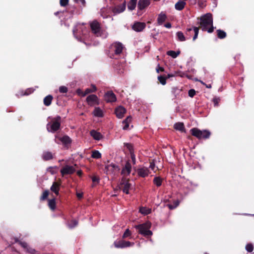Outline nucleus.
<instances>
[{"label": "nucleus", "mask_w": 254, "mask_h": 254, "mask_svg": "<svg viewBox=\"0 0 254 254\" xmlns=\"http://www.w3.org/2000/svg\"><path fill=\"white\" fill-rule=\"evenodd\" d=\"M86 101L90 106H93L95 105H98L99 104V99L95 94L88 95L86 99Z\"/></svg>", "instance_id": "obj_9"}, {"label": "nucleus", "mask_w": 254, "mask_h": 254, "mask_svg": "<svg viewBox=\"0 0 254 254\" xmlns=\"http://www.w3.org/2000/svg\"><path fill=\"white\" fill-rule=\"evenodd\" d=\"M167 15L162 11L158 16L157 22L159 25H162L167 19Z\"/></svg>", "instance_id": "obj_22"}, {"label": "nucleus", "mask_w": 254, "mask_h": 254, "mask_svg": "<svg viewBox=\"0 0 254 254\" xmlns=\"http://www.w3.org/2000/svg\"><path fill=\"white\" fill-rule=\"evenodd\" d=\"M69 2V0H60V3L61 6L65 7L67 5Z\"/></svg>", "instance_id": "obj_48"}, {"label": "nucleus", "mask_w": 254, "mask_h": 254, "mask_svg": "<svg viewBox=\"0 0 254 254\" xmlns=\"http://www.w3.org/2000/svg\"><path fill=\"white\" fill-rule=\"evenodd\" d=\"M150 3L149 0H139L137 7L138 10H142L146 8Z\"/></svg>", "instance_id": "obj_19"}, {"label": "nucleus", "mask_w": 254, "mask_h": 254, "mask_svg": "<svg viewBox=\"0 0 254 254\" xmlns=\"http://www.w3.org/2000/svg\"><path fill=\"white\" fill-rule=\"evenodd\" d=\"M131 119L132 118L130 116H128L125 120L123 121V124H129V123L131 121Z\"/></svg>", "instance_id": "obj_55"}, {"label": "nucleus", "mask_w": 254, "mask_h": 254, "mask_svg": "<svg viewBox=\"0 0 254 254\" xmlns=\"http://www.w3.org/2000/svg\"><path fill=\"white\" fill-rule=\"evenodd\" d=\"M53 99V97L51 95L46 96L43 100L44 104L46 106H49L51 104Z\"/></svg>", "instance_id": "obj_29"}, {"label": "nucleus", "mask_w": 254, "mask_h": 254, "mask_svg": "<svg viewBox=\"0 0 254 254\" xmlns=\"http://www.w3.org/2000/svg\"><path fill=\"white\" fill-rule=\"evenodd\" d=\"M155 167V163L152 161L150 163L149 168H151L152 170H154Z\"/></svg>", "instance_id": "obj_59"}, {"label": "nucleus", "mask_w": 254, "mask_h": 254, "mask_svg": "<svg viewBox=\"0 0 254 254\" xmlns=\"http://www.w3.org/2000/svg\"><path fill=\"white\" fill-rule=\"evenodd\" d=\"M124 146L129 151L130 154L131 153H134L133 146L131 143H124Z\"/></svg>", "instance_id": "obj_37"}, {"label": "nucleus", "mask_w": 254, "mask_h": 254, "mask_svg": "<svg viewBox=\"0 0 254 254\" xmlns=\"http://www.w3.org/2000/svg\"><path fill=\"white\" fill-rule=\"evenodd\" d=\"M191 135L196 137L198 139H208L211 135V132L208 130L204 129L201 130L198 128L193 127L190 130Z\"/></svg>", "instance_id": "obj_3"}, {"label": "nucleus", "mask_w": 254, "mask_h": 254, "mask_svg": "<svg viewBox=\"0 0 254 254\" xmlns=\"http://www.w3.org/2000/svg\"><path fill=\"white\" fill-rule=\"evenodd\" d=\"M91 136L95 140H99L101 139L103 136L102 135V134L97 131L95 130H92L90 132Z\"/></svg>", "instance_id": "obj_20"}, {"label": "nucleus", "mask_w": 254, "mask_h": 254, "mask_svg": "<svg viewBox=\"0 0 254 254\" xmlns=\"http://www.w3.org/2000/svg\"><path fill=\"white\" fill-rule=\"evenodd\" d=\"M91 157L94 159H100L101 158V154L98 150H93L92 152Z\"/></svg>", "instance_id": "obj_38"}, {"label": "nucleus", "mask_w": 254, "mask_h": 254, "mask_svg": "<svg viewBox=\"0 0 254 254\" xmlns=\"http://www.w3.org/2000/svg\"><path fill=\"white\" fill-rule=\"evenodd\" d=\"M174 128L182 132H186V128L183 123L178 122L174 125Z\"/></svg>", "instance_id": "obj_21"}, {"label": "nucleus", "mask_w": 254, "mask_h": 254, "mask_svg": "<svg viewBox=\"0 0 254 254\" xmlns=\"http://www.w3.org/2000/svg\"><path fill=\"white\" fill-rule=\"evenodd\" d=\"M76 196L78 199H81L83 197V193H77Z\"/></svg>", "instance_id": "obj_60"}, {"label": "nucleus", "mask_w": 254, "mask_h": 254, "mask_svg": "<svg viewBox=\"0 0 254 254\" xmlns=\"http://www.w3.org/2000/svg\"><path fill=\"white\" fill-rule=\"evenodd\" d=\"M68 91V89L64 86H60L59 88V91L62 93H66Z\"/></svg>", "instance_id": "obj_45"}, {"label": "nucleus", "mask_w": 254, "mask_h": 254, "mask_svg": "<svg viewBox=\"0 0 254 254\" xmlns=\"http://www.w3.org/2000/svg\"><path fill=\"white\" fill-rule=\"evenodd\" d=\"M193 32H194V36L193 37V41L195 40L198 36V32H199V28L197 27H193ZM193 33L192 31V28L190 27L188 28L187 29L186 32V35L187 36H189L188 37V39H190L191 37L192 34Z\"/></svg>", "instance_id": "obj_8"}, {"label": "nucleus", "mask_w": 254, "mask_h": 254, "mask_svg": "<svg viewBox=\"0 0 254 254\" xmlns=\"http://www.w3.org/2000/svg\"><path fill=\"white\" fill-rule=\"evenodd\" d=\"M176 36L179 41L183 42L186 41V39L183 33L181 31H178L176 33Z\"/></svg>", "instance_id": "obj_35"}, {"label": "nucleus", "mask_w": 254, "mask_h": 254, "mask_svg": "<svg viewBox=\"0 0 254 254\" xmlns=\"http://www.w3.org/2000/svg\"><path fill=\"white\" fill-rule=\"evenodd\" d=\"M115 112L118 118L122 119L126 113V109L123 106H119L115 109Z\"/></svg>", "instance_id": "obj_18"}, {"label": "nucleus", "mask_w": 254, "mask_h": 254, "mask_svg": "<svg viewBox=\"0 0 254 254\" xmlns=\"http://www.w3.org/2000/svg\"><path fill=\"white\" fill-rule=\"evenodd\" d=\"M93 114L96 117H103L104 114L103 111L99 107H95L93 112Z\"/></svg>", "instance_id": "obj_23"}, {"label": "nucleus", "mask_w": 254, "mask_h": 254, "mask_svg": "<svg viewBox=\"0 0 254 254\" xmlns=\"http://www.w3.org/2000/svg\"><path fill=\"white\" fill-rule=\"evenodd\" d=\"M181 52L180 51H178L177 52L174 51H169L167 52V54L172 57L173 58H177L180 54Z\"/></svg>", "instance_id": "obj_34"}, {"label": "nucleus", "mask_w": 254, "mask_h": 254, "mask_svg": "<svg viewBox=\"0 0 254 254\" xmlns=\"http://www.w3.org/2000/svg\"><path fill=\"white\" fill-rule=\"evenodd\" d=\"M91 30L96 36L101 35V27L100 23L96 20L93 21L90 24Z\"/></svg>", "instance_id": "obj_6"}, {"label": "nucleus", "mask_w": 254, "mask_h": 254, "mask_svg": "<svg viewBox=\"0 0 254 254\" xmlns=\"http://www.w3.org/2000/svg\"><path fill=\"white\" fill-rule=\"evenodd\" d=\"M112 48L115 54L116 55H118L122 53L124 46L121 43L116 42L113 44Z\"/></svg>", "instance_id": "obj_13"}, {"label": "nucleus", "mask_w": 254, "mask_h": 254, "mask_svg": "<svg viewBox=\"0 0 254 254\" xmlns=\"http://www.w3.org/2000/svg\"><path fill=\"white\" fill-rule=\"evenodd\" d=\"M75 2L77 3H81L83 7L86 5V2L85 0H74Z\"/></svg>", "instance_id": "obj_53"}, {"label": "nucleus", "mask_w": 254, "mask_h": 254, "mask_svg": "<svg viewBox=\"0 0 254 254\" xmlns=\"http://www.w3.org/2000/svg\"><path fill=\"white\" fill-rule=\"evenodd\" d=\"M151 226V223L147 222L141 224L135 225L134 228L138 230L139 234L142 235L146 238H148L153 234L152 231L149 230Z\"/></svg>", "instance_id": "obj_2"}, {"label": "nucleus", "mask_w": 254, "mask_h": 254, "mask_svg": "<svg viewBox=\"0 0 254 254\" xmlns=\"http://www.w3.org/2000/svg\"><path fill=\"white\" fill-rule=\"evenodd\" d=\"M199 25L202 30L207 31L208 33H212L214 31L213 26V18L211 13H207L200 18Z\"/></svg>", "instance_id": "obj_1"}, {"label": "nucleus", "mask_w": 254, "mask_h": 254, "mask_svg": "<svg viewBox=\"0 0 254 254\" xmlns=\"http://www.w3.org/2000/svg\"><path fill=\"white\" fill-rule=\"evenodd\" d=\"M104 98L107 102H114L117 100L115 94L112 91H107L105 94Z\"/></svg>", "instance_id": "obj_14"}, {"label": "nucleus", "mask_w": 254, "mask_h": 254, "mask_svg": "<svg viewBox=\"0 0 254 254\" xmlns=\"http://www.w3.org/2000/svg\"><path fill=\"white\" fill-rule=\"evenodd\" d=\"M139 212L143 214L147 215L151 213V210L146 207H141L140 208Z\"/></svg>", "instance_id": "obj_36"}, {"label": "nucleus", "mask_w": 254, "mask_h": 254, "mask_svg": "<svg viewBox=\"0 0 254 254\" xmlns=\"http://www.w3.org/2000/svg\"><path fill=\"white\" fill-rule=\"evenodd\" d=\"M158 80L161 84L164 85L166 84V77L165 75H160L158 76Z\"/></svg>", "instance_id": "obj_39"}, {"label": "nucleus", "mask_w": 254, "mask_h": 254, "mask_svg": "<svg viewBox=\"0 0 254 254\" xmlns=\"http://www.w3.org/2000/svg\"><path fill=\"white\" fill-rule=\"evenodd\" d=\"M179 204V202L178 201H175L174 204L173 205L169 204L167 205L169 208L171 210L174 209L176 208Z\"/></svg>", "instance_id": "obj_42"}, {"label": "nucleus", "mask_w": 254, "mask_h": 254, "mask_svg": "<svg viewBox=\"0 0 254 254\" xmlns=\"http://www.w3.org/2000/svg\"><path fill=\"white\" fill-rule=\"evenodd\" d=\"M130 155V158L132 162V164L133 165L135 164L136 163V159H135V155L134 153H131Z\"/></svg>", "instance_id": "obj_52"}, {"label": "nucleus", "mask_w": 254, "mask_h": 254, "mask_svg": "<svg viewBox=\"0 0 254 254\" xmlns=\"http://www.w3.org/2000/svg\"><path fill=\"white\" fill-rule=\"evenodd\" d=\"M188 93L190 97H193L195 95L196 92L194 89H191L189 91Z\"/></svg>", "instance_id": "obj_51"}, {"label": "nucleus", "mask_w": 254, "mask_h": 254, "mask_svg": "<svg viewBox=\"0 0 254 254\" xmlns=\"http://www.w3.org/2000/svg\"><path fill=\"white\" fill-rule=\"evenodd\" d=\"M131 165L130 162V160H128L126 162V163L123 166L121 174L122 176H129L131 173Z\"/></svg>", "instance_id": "obj_10"}, {"label": "nucleus", "mask_w": 254, "mask_h": 254, "mask_svg": "<svg viewBox=\"0 0 254 254\" xmlns=\"http://www.w3.org/2000/svg\"><path fill=\"white\" fill-rule=\"evenodd\" d=\"M76 94L79 95L81 96L82 97H84L86 95H83L84 93V91L83 92L81 89L78 88L76 90Z\"/></svg>", "instance_id": "obj_50"}, {"label": "nucleus", "mask_w": 254, "mask_h": 254, "mask_svg": "<svg viewBox=\"0 0 254 254\" xmlns=\"http://www.w3.org/2000/svg\"><path fill=\"white\" fill-rule=\"evenodd\" d=\"M61 185V182L60 181L59 182H54L52 186L51 187L50 190H51L55 193L57 195L59 194V190L60 189V186Z\"/></svg>", "instance_id": "obj_16"}, {"label": "nucleus", "mask_w": 254, "mask_h": 254, "mask_svg": "<svg viewBox=\"0 0 254 254\" xmlns=\"http://www.w3.org/2000/svg\"><path fill=\"white\" fill-rule=\"evenodd\" d=\"M174 76V75L172 74H168L167 76H165V77H166V80L168 79V78H169L171 77H173Z\"/></svg>", "instance_id": "obj_64"}, {"label": "nucleus", "mask_w": 254, "mask_h": 254, "mask_svg": "<svg viewBox=\"0 0 254 254\" xmlns=\"http://www.w3.org/2000/svg\"><path fill=\"white\" fill-rule=\"evenodd\" d=\"M220 101V99L219 97H215L213 99V102L215 107H217L218 106Z\"/></svg>", "instance_id": "obj_47"}, {"label": "nucleus", "mask_w": 254, "mask_h": 254, "mask_svg": "<svg viewBox=\"0 0 254 254\" xmlns=\"http://www.w3.org/2000/svg\"><path fill=\"white\" fill-rule=\"evenodd\" d=\"M20 245L24 249H27L28 247V244L25 242H19Z\"/></svg>", "instance_id": "obj_57"}, {"label": "nucleus", "mask_w": 254, "mask_h": 254, "mask_svg": "<svg viewBox=\"0 0 254 254\" xmlns=\"http://www.w3.org/2000/svg\"><path fill=\"white\" fill-rule=\"evenodd\" d=\"M156 70L157 73H159L160 71H164V68L160 66L158 64Z\"/></svg>", "instance_id": "obj_58"}, {"label": "nucleus", "mask_w": 254, "mask_h": 254, "mask_svg": "<svg viewBox=\"0 0 254 254\" xmlns=\"http://www.w3.org/2000/svg\"><path fill=\"white\" fill-rule=\"evenodd\" d=\"M42 158L45 161L51 160L53 158V155L51 152L45 151L42 154Z\"/></svg>", "instance_id": "obj_24"}, {"label": "nucleus", "mask_w": 254, "mask_h": 254, "mask_svg": "<svg viewBox=\"0 0 254 254\" xmlns=\"http://www.w3.org/2000/svg\"><path fill=\"white\" fill-rule=\"evenodd\" d=\"M97 91V88L94 84H91L90 88H86L84 91L83 95H86L91 93L95 92Z\"/></svg>", "instance_id": "obj_28"}, {"label": "nucleus", "mask_w": 254, "mask_h": 254, "mask_svg": "<svg viewBox=\"0 0 254 254\" xmlns=\"http://www.w3.org/2000/svg\"><path fill=\"white\" fill-rule=\"evenodd\" d=\"M126 8V2L125 1L122 4L116 5L111 7L112 11L115 15L124 12Z\"/></svg>", "instance_id": "obj_11"}, {"label": "nucleus", "mask_w": 254, "mask_h": 254, "mask_svg": "<svg viewBox=\"0 0 254 254\" xmlns=\"http://www.w3.org/2000/svg\"><path fill=\"white\" fill-rule=\"evenodd\" d=\"M131 184L128 183L123 185V186H120V189H121L124 193L129 194V190Z\"/></svg>", "instance_id": "obj_25"}, {"label": "nucleus", "mask_w": 254, "mask_h": 254, "mask_svg": "<svg viewBox=\"0 0 254 254\" xmlns=\"http://www.w3.org/2000/svg\"><path fill=\"white\" fill-rule=\"evenodd\" d=\"M164 26L167 28H170L172 25L170 22H168L164 25Z\"/></svg>", "instance_id": "obj_61"}, {"label": "nucleus", "mask_w": 254, "mask_h": 254, "mask_svg": "<svg viewBox=\"0 0 254 254\" xmlns=\"http://www.w3.org/2000/svg\"><path fill=\"white\" fill-rule=\"evenodd\" d=\"M62 176L66 175H70L73 174L75 172V168L71 166L65 165L60 171Z\"/></svg>", "instance_id": "obj_12"}, {"label": "nucleus", "mask_w": 254, "mask_h": 254, "mask_svg": "<svg viewBox=\"0 0 254 254\" xmlns=\"http://www.w3.org/2000/svg\"><path fill=\"white\" fill-rule=\"evenodd\" d=\"M59 140L64 145L70 144L71 142V139L67 135H64L62 137H60Z\"/></svg>", "instance_id": "obj_26"}, {"label": "nucleus", "mask_w": 254, "mask_h": 254, "mask_svg": "<svg viewBox=\"0 0 254 254\" xmlns=\"http://www.w3.org/2000/svg\"><path fill=\"white\" fill-rule=\"evenodd\" d=\"M91 179H92V182L94 183L99 184V181H100V179H99V177H98L97 176H94L92 177Z\"/></svg>", "instance_id": "obj_49"}, {"label": "nucleus", "mask_w": 254, "mask_h": 254, "mask_svg": "<svg viewBox=\"0 0 254 254\" xmlns=\"http://www.w3.org/2000/svg\"><path fill=\"white\" fill-rule=\"evenodd\" d=\"M70 223H71V224L69 226L70 228H73V227H75L77 225V223H78L77 221H76L75 220H71Z\"/></svg>", "instance_id": "obj_56"}, {"label": "nucleus", "mask_w": 254, "mask_h": 254, "mask_svg": "<svg viewBox=\"0 0 254 254\" xmlns=\"http://www.w3.org/2000/svg\"><path fill=\"white\" fill-rule=\"evenodd\" d=\"M61 117L57 116L52 118L50 123L47 125V129L49 132L54 133L60 129Z\"/></svg>", "instance_id": "obj_4"}, {"label": "nucleus", "mask_w": 254, "mask_h": 254, "mask_svg": "<svg viewBox=\"0 0 254 254\" xmlns=\"http://www.w3.org/2000/svg\"><path fill=\"white\" fill-rule=\"evenodd\" d=\"M163 179L160 177H155L153 180V182L157 187H159L162 185Z\"/></svg>", "instance_id": "obj_32"}, {"label": "nucleus", "mask_w": 254, "mask_h": 254, "mask_svg": "<svg viewBox=\"0 0 254 254\" xmlns=\"http://www.w3.org/2000/svg\"><path fill=\"white\" fill-rule=\"evenodd\" d=\"M76 30H77V29L76 28H74L73 29V34L74 37H76L77 39L78 37L76 36Z\"/></svg>", "instance_id": "obj_63"}, {"label": "nucleus", "mask_w": 254, "mask_h": 254, "mask_svg": "<svg viewBox=\"0 0 254 254\" xmlns=\"http://www.w3.org/2000/svg\"><path fill=\"white\" fill-rule=\"evenodd\" d=\"M131 235V232L128 229H127L123 235V238L125 239Z\"/></svg>", "instance_id": "obj_46"}, {"label": "nucleus", "mask_w": 254, "mask_h": 254, "mask_svg": "<svg viewBox=\"0 0 254 254\" xmlns=\"http://www.w3.org/2000/svg\"><path fill=\"white\" fill-rule=\"evenodd\" d=\"M186 4V3L185 1L180 0L175 4V7L178 10H182L184 8Z\"/></svg>", "instance_id": "obj_27"}, {"label": "nucleus", "mask_w": 254, "mask_h": 254, "mask_svg": "<svg viewBox=\"0 0 254 254\" xmlns=\"http://www.w3.org/2000/svg\"><path fill=\"white\" fill-rule=\"evenodd\" d=\"M217 32V35L218 38L220 39H224L226 38L227 34L226 33L221 29H218L216 31Z\"/></svg>", "instance_id": "obj_33"}, {"label": "nucleus", "mask_w": 254, "mask_h": 254, "mask_svg": "<svg viewBox=\"0 0 254 254\" xmlns=\"http://www.w3.org/2000/svg\"><path fill=\"white\" fill-rule=\"evenodd\" d=\"M127 176H123V177L120 182V186H123V185L129 183V180L127 178Z\"/></svg>", "instance_id": "obj_41"}, {"label": "nucleus", "mask_w": 254, "mask_h": 254, "mask_svg": "<svg viewBox=\"0 0 254 254\" xmlns=\"http://www.w3.org/2000/svg\"><path fill=\"white\" fill-rule=\"evenodd\" d=\"M49 194V191L48 190H45L42 196L40 197V200L44 201L46 200Z\"/></svg>", "instance_id": "obj_40"}, {"label": "nucleus", "mask_w": 254, "mask_h": 254, "mask_svg": "<svg viewBox=\"0 0 254 254\" xmlns=\"http://www.w3.org/2000/svg\"><path fill=\"white\" fill-rule=\"evenodd\" d=\"M246 249L249 253L253 252L254 250L253 245L252 244H247L246 246Z\"/></svg>", "instance_id": "obj_44"}, {"label": "nucleus", "mask_w": 254, "mask_h": 254, "mask_svg": "<svg viewBox=\"0 0 254 254\" xmlns=\"http://www.w3.org/2000/svg\"><path fill=\"white\" fill-rule=\"evenodd\" d=\"M48 206L53 211H54L56 208V199L55 198L49 199L48 201Z\"/></svg>", "instance_id": "obj_30"}, {"label": "nucleus", "mask_w": 254, "mask_h": 254, "mask_svg": "<svg viewBox=\"0 0 254 254\" xmlns=\"http://www.w3.org/2000/svg\"><path fill=\"white\" fill-rule=\"evenodd\" d=\"M146 27L144 22H135L132 26V29L136 32H141Z\"/></svg>", "instance_id": "obj_15"}, {"label": "nucleus", "mask_w": 254, "mask_h": 254, "mask_svg": "<svg viewBox=\"0 0 254 254\" xmlns=\"http://www.w3.org/2000/svg\"><path fill=\"white\" fill-rule=\"evenodd\" d=\"M33 91H34V89L33 88H28L26 90H25L24 92L23 93H22L21 95H29V94L33 93Z\"/></svg>", "instance_id": "obj_43"}, {"label": "nucleus", "mask_w": 254, "mask_h": 254, "mask_svg": "<svg viewBox=\"0 0 254 254\" xmlns=\"http://www.w3.org/2000/svg\"><path fill=\"white\" fill-rule=\"evenodd\" d=\"M27 252L30 253L31 254H35L36 253V251L35 249L29 247L27 249Z\"/></svg>", "instance_id": "obj_54"}, {"label": "nucleus", "mask_w": 254, "mask_h": 254, "mask_svg": "<svg viewBox=\"0 0 254 254\" xmlns=\"http://www.w3.org/2000/svg\"><path fill=\"white\" fill-rule=\"evenodd\" d=\"M134 243H131L129 241H126L123 240L116 241L114 243V245L115 248L118 249H123L127 247L132 246Z\"/></svg>", "instance_id": "obj_7"}, {"label": "nucleus", "mask_w": 254, "mask_h": 254, "mask_svg": "<svg viewBox=\"0 0 254 254\" xmlns=\"http://www.w3.org/2000/svg\"><path fill=\"white\" fill-rule=\"evenodd\" d=\"M105 170L107 174H112L115 176L119 173L120 168L118 165L112 163L106 166Z\"/></svg>", "instance_id": "obj_5"}, {"label": "nucleus", "mask_w": 254, "mask_h": 254, "mask_svg": "<svg viewBox=\"0 0 254 254\" xmlns=\"http://www.w3.org/2000/svg\"><path fill=\"white\" fill-rule=\"evenodd\" d=\"M138 175L142 178H145L150 174L149 170L146 167H142L137 170Z\"/></svg>", "instance_id": "obj_17"}, {"label": "nucleus", "mask_w": 254, "mask_h": 254, "mask_svg": "<svg viewBox=\"0 0 254 254\" xmlns=\"http://www.w3.org/2000/svg\"><path fill=\"white\" fill-rule=\"evenodd\" d=\"M124 124H125V126L123 127V129L126 130L128 128V127H129V124L125 123Z\"/></svg>", "instance_id": "obj_62"}, {"label": "nucleus", "mask_w": 254, "mask_h": 254, "mask_svg": "<svg viewBox=\"0 0 254 254\" xmlns=\"http://www.w3.org/2000/svg\"><path fill=\"white\" fill-rule=\"evenodd\" d=\"M137 0H130L127 4L128 9L133 10L135 8Z\"/></svg>", "instance_id": "obj_31"}]
</instances>
